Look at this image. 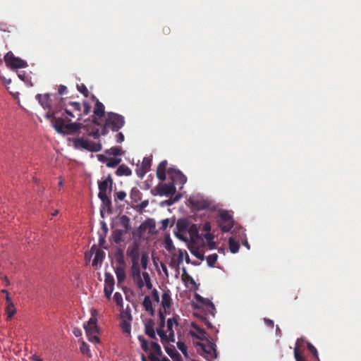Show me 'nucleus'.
Listing matches in <instances>:
<instances>
[{"label": "nucleus", "mask_w": 361, "mask_h": 361, "mask_svg": "<svg viewBox=\"0 0 361 361\" xmlns=\"http://www.w3.org/2000/svg\"><path fill=\"white\" fill-rule=\"evenodd\" d=\"M145 334L152 339L156 340L157 336L155 334V331L154 329V322L152 319H149L145 326Z\"/></svg>", "instance_id": "obj_24"}, {"label": "nucleus", "mask_w": 361, "mask_h": 361, "mask_svg": "<svg viewBox=\"0 0 361 361\" xmlns=\"http://www.w3.org/2000/svg\"><path fill=\"white\" fill-rule=\"evenodd\" d=\"M115 173L118 176H129L132 174V171L126 165L121 164L118 167Z\"/></svg>", "instance_id": "obj_27"}, {"label": "nucleus", "mask_w": 361, "mask_h": 361, "mask_svg": "<svg viewBox=\"0 0 361 361\" xmlns=\"http://www.w3.org/2000/svg\"><path fill=\"white\" fill-rule=\"evenodd\" d=\"M143 225L145 228L149 229V232H152L156 227L155 220L153 219H147L144 223Z\"/></svg>", "instance_id": "obj_40"}, {"label": "nucleus", "mask_w": 361, "mask_h": 361, "mask_svg": "<svg viewBox=\"0 0 361 361\" xmlns=\"http://www.w3.org/2000/svg\"><path fill=\"white\" fill-rule=\"evenodd\" d=\"M115 281L113 275L109 272L104 274V292L107 299H110L114 290Z\"/></svg>", "instance_id": "obj_13"}, {"label": "nucleus", "mask_w": 361, "mask_h": 361, "mask_svg": "<svg viewBox=\"0 0 361 361\" xmlns=\"http://www.w3.org/2000/svg\"><path fill=\"white\" fill-rule=\"evenodd\" d=\"M157 194L160 196H169L173 195L176 192L174 183H169L167 184L159 183L154 188Z\"/></svg>", "instance_id": "obj_11"}, {"label": "nucleus", "mask_w": 361, "mask_h": 361, "mask_svg": "<svg viewBox=\"0 0 361 361\" xmlns=\"http://www.w3.org/2000/svg\"><path fill=\"white\" fill-rule=\"evenodd\" d=\"M190 251L192 255L196 257L197 259L203 261L205 259L204 252L197 247H190Z\"/></svg>", "instance_id": "obj_33"}, {"label": "nucleus", "mask_w": 361, "mask_h": 361, "mask_svg": "<svg viewBox=\"0 0 361 361\" xmlns=\"http://www.w3.org/2000/svg\"><path fill=\"white\" fill-rule=\"evenodd\" d=\"M112 185L113 179L111 178V174H109L104 180L98 182V188L99 190L98 196H101V194L106 195L107 190L109 188V190H111Z\"/></svg>", "instance_id": "obj_16"}, {"label": "nucleus", "mask_w": 361, "mask_h": 361, "mask_svg": "<svg viewBox=\"0 0 361 361\" xmlns=\"http://www.w3.org/2000/svg\"><path fill=\"white\" fill-rule=\"evenodd\" d=\"M171 291L169 289L164 290L161 295V306L164 309L165 313H167L166 310L171 307Z\"/></svg>", "instance_id": "obj_19"}, {"label": "nucleus", "mask_w": 361, "mask_h": 361, "mask_svg": "<svg viewBox=\"0 0 361 361\" xmlns=\"http://www.w3.org/2000/svg\"><path fill=\"white\" fill-rule=\"evenodd\" d=\"M152 350L154 352L153 353L157 355H161V349L160 345L157 342H152L150 345Z\"/></svg>", "instance_id": "obj_46"}, {"label": "nucleus", "mask_w": 361, "mask_h": 361, "mask_svg": "<svg viewBox=\"0 0 361 361\" xmlns=\"http://www.w3.org/2000/svg\"><path fill=\"white\" fill-rule=\"evenodd\" d=\"M192 206L197 210H203L209 207L210 204L207 200H192Z\"/></svg>", "instance_id": "obj_26"}, {"label": "nucleus", "mask_w": 361, "mask_h": 361, "mask_svg": "<svg viewBox=\"0 0 361 361\" xmlns=\"http://www.w3.org/2000/svg\"><path fill=\"white\" fill-rule=\"evenodd\" d=\"M119 224L122 227L121 228L126 233H128L131 230L130 219L126 215H122L118 219Z\"/></svg>", "instance_id": "obj_22"}, {"label": "nucleus", "mask_w": 361, "mask_h": 361, "mask_svg": "<svg viewBox=\"0 0 361 361\" xmlns=\"http://www.w3.org/2000/svg\"><path fill=\"white\" fill-rule=\"evenodd\" d=\"M180 197V195H178L177 196H176L174 198H171L168 200H166V204L169 206H171L172 205L174 202H176V201H178L179 200V198Z\"/></svg>", "instance_id": "obj_63"}, {"label": "nucleus", "mask_w": 361, "mask_h": 361, "mask_svg": "<svg viewBox=\"0 0 361 361\" xmlns=\"http://www.w3.org/2000/svg\"><path fill=\"white\" fill-rule=\"evenodd\" d=\"M148 204H149L148 200H144V201L141 202V203L137 206L136 209L139 213H142V210L144 209H145L148 206Z\"/></svg>", "instance_id": "obj_54"}, {"label": "nucleus", "mask_w": 361, "mask_h": 361, "mask_svg": "<svg viewBox=\"0 0 361 361\" xmlns=\"http://www.w3.org/2000/svg\"><path fill=\"white\" fill-rule=\"evenodd\" d=\"M219 226L223 232L229 231L233 226V220L227 211H221L218 220Z\"/></svg>", "instance_id": "obj_7"}, {"label": "nucleus", "mask_w": 361, "mask_h": 361, "mask_svg": "<svg viewBox=\"0 0 361 361\" xmlns=\"http://www.w3.org/2000/svg\"><path fill=\"white\" fill-rule=\"evenodd\" d=\"M114 259L116 263V267H126V262L124 258V253L122 249L117 248L114 252Z\"/></svg>", "instance_id": "obj_21"}, {"label": "nucleus", "mask_w": 361, "mask_h": 361, "mask_svg": "<svg viewBox=\"0 0 361 361\" xmlns=\"http://www.w3.org/2000/svg\"><path fill=\"white\" fill-rule=\"evenodd\" d=\"M195 298L196 299V300L198 302L201 303L202 305H204L205 307L208 305V302H211L210 300H207L206 298H204L203 297H202L199 294H195Z\"/></svg>", "instance_id": "obj_51"}, {"label": "nucleus", "mask_w": 361, "mask_h": 361, "mask_svg": "<svg viewBox=\"0 0 361 361\" xmlns=\"http://www.w3.org/2000/svg\"><path fill=\"white\" fill-rule=\"evenodd\" d=\"M4 61L8 66L14 68H25L27 66V63L25 61L16 57L12 51H8L4 56Z\"/></svg>", "instance_id": "obj_8"}, {"label": "nucleus", "mask_w": 361, "mask_h": 361, "mask_svg": "<svg viewBox=\"0 0 361 361\" xmlns=\"http://www.w3.org/2000/svg\"><path fill=\"white\" fill-rule=\"evenodd\" d=\"M185 251H183L181 250H179L178 251V265H180L183 262V257H184ZM177 268H178V266H177Z\"/></svg>", "instance_id": "obj_59"}, {"label": "nucleus", "mask_w": 361, "mask_h": 361, "mask_svg": "<svg viewBox=\"0 0 361 361\" xmlns=\"http://www.w3.org/2000/svg\"><path fill=\"white\" fill-rule=\"evenodd\" d=\"M124 135L119 132L116 135V140L117 143H121L124 141Z\"/></svg>", "instance_id": "obj_61"}, {"label": "nucleus", "mask_w": 361, "mask_h": 361, "mask_svg": "<svg viewBox=\"0 0 361 361\" xmlns=\"http://www.w3.org/2000/svg\"><path fill=\"white\" fill-rule=\"evenodd\" d=\"M294 357L296 361H306L305 357L298 350H295L294 351Z\"/></svg>", "instance_id": "obj_58"}, {"label": "nucleus", "mask_w": 361, "mask_h": 361, "mask_svg": "<svg viewBox=\"0 0 361 361\" xmlns=\"http://www.w3.org/2000/svg\"><path fill=\"white\" fill-rule=\"evenodd\" d=\"M152 160L148 157H144L141 166L143 167V169H146L147 171H149L151 167Z\"/></svg>", "instance_id": "obj_49"}, {"label": "nucleus", "mask_w": 361, "mask_h": 361, "mask_svg": "<svg viewBox=\"0 0 361 361\" xmlns=\"http://www.w3.org/2000/svg\"><path fill=\"white\" fill-rule=\"evenodd\" d=\"M94 114L99 118L102 117L105 114L104 106L98 99H97V102L95 103V106L94 108Z\"/></svg>", "instance_id": "obj_31"}, {"label": "nucleus", "mask_w": 361, "mask_h": 361, "mask_svg": "<svg viewBox=\"0 0 361 361\" xmlns=\"http://www.w3.org/2000/svg\"><path fill=\"white\" fill-rule=\"evenodd\" d=\"M80 350L81 353H82L83 355H85L88 357H91L89 345L87 343H86L85 341L81 342Z\"/></svg>", "instance_id": "obj_43"}, {"label": "nucleus", "mask_w": 361, "mask_h": 361, "mask_svg": "<svg viewBox=\"0 0 361 361\" xmlns=\"http://www.w3.org/2000/svg\"><path fill=\"white\" fill-rule=\"evenodd\" d=\"M177 347L183 353V354L185 356L188 355L187 347H186V345H185V343L183 341H178L177 342Z\"/></svg>", "instance_id": "obj_52"}, {"label": "nucleus", "mask_w": 361, "mask_h": 361, "mask_svg": "<svg viewBox=\"0 0 361 361\" xmlns=\"http://www.w3.org/2000/svg\"><path fill=\"white\" fill-rule=\"evenodd\" d=\"M166 353L172 358L173 361H181V356L176 350V348L173 345L169 343L162 344Z\"/></svg>", "instance_id": "obj_18"}, {"label": "nucleus", "mask_w": 361, "mask_h": 361, "mask_svg": "<svg viewBox=\"0 0 361 361\" xmlns=\"http://www.w3.org/2000/svg\"><path fill=\"white\" fill-rule=\"evenodd\" d=\"M74 147L75 148H81L90 152H97L102 149V144L88 141L82 137L76 138L73 140Z\"/></svg>", "instance_id": "obj_6"}, {"label": "nucleus", "mask_w": 361, "mask_h": 361, "mask_svg": "<svg viewBox=\"0 0 361 361\" xmlns=\"http://www.w3.org/2000/svg\"><path fill=\"white\" fill-rule=\"evenodd\" d=\"M88 135L93 137L94 139H98L100 136V133L98 129H96L95 130H92L90 133H88Z\"/></svg>", "instance_id": "obj_62"}, {"label": "nucleus", "mask_w": 361, "mask_h": 361, "mask_svg": "<svg viewBox=\"0 0 361 361\" xmlns=\"http://www.w3.org/2000/svg\"><path fill=\"white\" fill-rule=\"evenodd\" d=\"M77 89L85 97H87L89 96V91L84 84L81 83L80 85H77Z\"/></svg>", "instance_id": "obj_48"}, {"label": "nucleus", "mask_w": 361, "mask_h": 361, "mask_svg": "<svg viewBox=\"0 0 361 361\" xmlns=\"http://www.w3.org/2000/svg\"><path fill=\"white\" fill-rule=\"evenodd\" d=\"M102 202V206L104 209H106L108 212H111V200L106 195H102L101 196H98Z\"/></svg>", "instance_id": "obj_32"}, {"label": "nucleus", "mask_w": 361, "mask_h": 361, "mask_svg": "<svg viewBox=\"0 0 361 361\" xmlns=\"http://www.w3.org/2000/svg\"><path fill=\"white\" fill-rule=\"evenodd\" d=\"M152 297L156 302H159V295L156 289H154L152 292Z\"/></svg>", "instance_id": "obj_64"}, {"label": "nucleus", "mask_w": 361, "mask_h": 361, "mask_svg": "<svg viewBox=\"0 0 361 361\" xmlns=\"http://www.w3.org/2000/svg\"><path fill=\"white\" fill-rule=\"evenodd\" d=\"M130 276L139 289L144 287V281L141 276L140 266L138 262H132L130 267Z\"/></svg>", "instance_id": "obj_9"}, {"label": "nucleus", "mask_w": 361, "mask_h": 361, "mask_svg": "<svg viewBox=\"0 0 361 361\" xmlns=\"http://www.w3.org/2000/svg\"><path fill=\"white\" fill-rule=\"evenodd\" d=\"M97 319L94 314L90 318L87 324H84V329L89 341L92 343H99V329L97 324Z\"/></svg>", "instance_id": "obj_4"}, {"label": "nucleus", "mask_w": 361, "mask_h": 361, "mask_svg": "<svg viewBox=\"0 0 361 361\" xmlns=\"http://www.w3.org/2000/svg\"><path fill=\"white\" fill-rule=\"evenodd\" d=\"M5 310L7 314V320H11L13 315L16 313V309L13 302L7 304Z\"/></svg>", "instance_id": "obj_35"}, {"label": "nucleus", "mask_w": 361, "mask_h": 361, "mask_svg": "<svg viewBox=\"0 0 361 361\" xmlns=\"http://www.w3.org/2000/svg\"><path fill=\"white\" fill-rule=\"evenodd\" d=\"M126 233L123 231L121 229H115L112 232V238L116 244H120L121 242L123 241V235Z\"/></svg>", "instance_id": "obj_28"}, {"label": "nucleus", "mask_w": 361, "mask_h": 361, "mask_svg": "<svg viewBox=\"0 0 361 361\" xmlns=\"http://www.w3.org/2000/svg\"><path fill=\"white\" fill-rule=\"evenodd\" d=\"M125 268L126 267H116L114 268V271L117 278V283L118 285L123 283L126 278Z\"/></svg>", "instance_id": "obj_25"}, {"label": "nucleus", "mask_w": 361, "mask_h": 361, "mask_svg": "<svg viewBox=\"0 0 361 361\" xmlns=\"http://www.w3.org/2000/svg\"><path fill=\"white\" fill-rule=\"evenodd\" d=\"M106 153L113 156H120L123 154V152L120 147H113L109 149H107Z\"/></svg>", "instance_id": "obj_39"}, {"label": "nucleus", "mask_w": 361, "mask_h": 361, "mask_svg": "<svg viewBox=\"0 0 361 361\" xmlns=\"http://www.w3.org/2000/svg\"><path fill=\"white\" fill-rule=\"evenodd\" d=\"M197 345H199L202 351L206 353L207 358L209 359H214L216 358L217 353H216V345L208 341V343L207 344H204L202 343H197Z\"/></svg>", "instance_id": "obj_14"}, {"label": "nucleus", "mask_w": 361, "mask_h": 361, "mask_svg": "<svg viewBox=\"0 0 361 361\" xmlns=\"http://www.w3.org/2000/svg\"><path fill=\"white\" fill-rule=\"evenodd\" d=\"M207 314H210L212 317L215 316L216 309L212 302H208V305L205 307Z\"/></svg>", "instance_id": "obj_44"}, {"label": "nucleus", "mask_w": 361, "mask_h": 361, "mask_svg": "<svg viewBox=\"0 0 361 361\" xmlns=\"http://www.w3.org/2000/svg\"><path fill=\"white\" fill-rule=\"evenodd\" d=\"M60 97H59L58 94H38L36 95L35 98L40 105L43 109L47 110V112L45 114L46 118L47 116L49 115V113L51 114L55 111L54 109L56 104V99H60Z\"/></svg>", "instance_id": "obj_3"}, {"label": "nucleus", "mask_w": 361, "mask_h": 361, "mask_svg": "<svg viewBox=\"0 0 361 361\" xmlns=\"http://www.w3.org/2000/svg\"><path fill=\"white\" fill-rule=\"evenodd\" d=\"M55 110L57 111V116H64L68 121H71L73 118L77 121H81L82 118V106L80 102H66L63 97L56 99Z\"/></svg>", "instance_id": "obj_1"}, {"label": "nucleus", "mask_w": 361, "mask_h": 361, "mask_svg": "<svg viewBox=\"0 0 361 361\" xmlns=\"http://www.w3.org/2000/svg\"><path fill=\"white\" fill-rule=\"evenodd\" d=\"M105 257V253L102 250H97L95 252L92 265L96 267L99 263L102 264Z\"/></svg>", "instance_id": "obj_29"}, {"label": "nucleus", "mask_w": 361, "mask_h": 361, "mask_svg": "<svg viewBox=\"0 0 361 361\" xmlns=\"http://www.w3.org/2000/svg\"><path fill=\"white\" fill-rule=\"evenodd\" d=\"M126 197V193L124 191H118L115 192L114 193V200L117 202L118 200L123 201Z\"/></svg>", "instance_id": "obj_50"}, {"label": "nucleus", "mask_w": 361, "mask_h": 361, "mask_svg": "<svg viewBox=\"0 0 361 361\" xmlns=\"http://www.w3.org/2000/svg\"><path fill=\"white\" fill-rule=\"evenodd\" d=\"M307 343H309L308 341H307L306 340H305L304 338H298L297 341H296V343H295V348L294 349V351L295 350H299V352L301 353V350L304 349L305 347H307Z\"/></svg>", "instance_id": "obj_38"}, {"label": "nucleus", "mask_w": 361, "mask_h": 361, "mask_svg": "<svg viewBox=\"0 0 361 361\" xmlns=\"http://www.w3.org/2000/svg\"><path fill=\"white\" fill-rule=\"evenodd\" d=\"M130 197L133 202L137 203L142 198V193L138 188L134 187L131 189Z\"/></svg>", "instance_id": "obj_34"}, {"label": "nucleus", "mask_w": 361, "mask_h": 361, "mask_svg": "<svg viewBox=\"0 0 361 361\" xmlns=\"http://www.w3.org/2000/svg\"><path fill=\"white\" fill-rule=\"evenodd\" d=\"M105 121L106 126L116 132L121 129L126 123L124 117L114 112H108Z\"/></svg>", "instance_id": "obj_5"}, {"label": "nucleus", "mask_w": 361, "mask_h": 361, "mask_svg": "<svg viewBox=\"0 0 361 361\" xmlns=\"http://www.w3.org/2000/svg\"><path fill=\"white\" fill-rule=\"evenodd\" d=\"M164 311L163 312L161 310L159 311V327L157 328V333L161 338V342L166 341V332L164 331V328L165 326V316Z\"/></svg>", "instance_id": "obj_17"}, {"label": "nucleus", "mask_w": 361, "mask_h": 361, "mask_svg": "<svg viewBox=\"0 0 361 361\" xmlns=\"http://www.w3.org/2000/svg\"><path fill=\"white\" fill-rule=\"evenodd\" d=\"M91 110V106L87 102L83 103V111L82 112V116L83 115H87L90 114Z\"/></svg>", "instance_id": "obj_56"}, {"label": "nucleus", "mask_w": 361, "mask_h": 361, "mask_svg": "<svg viewBox=\"0 0 361 361\" xmlns=\"http://www.w3.org/2000/svg\"><path fill=\"white\" fill-rule=\"evenodd\" d=\"M140 342H141V348L145 352L148 353L149 350V343L147 340L145 338H142L141 337L139 338Z\"/></svg>", "instance_id": "obj_53"}, {"label": "nucleus", "mask_w": 361, "mask_h": 361, "mask_svg": "<svg viewBox=\"0 0 361 361\" xmlns=\"http://www.w3.org/2000/svg\"><path fill=\"white\" fill-rule=\"evenodd\" d=\"M120 326L123 332L127 334L130 333L131 326L128 322H127L126 320H122Z\"/></svg>", "instance_id": "obj_45"}, {"label": "nucleus", "mask_w": 361, "mask_h": 361, "mask_svg": "<svg viewBox=\"0 0 361 361\" xmlns=\"http://www.w3.org/2000/svg\"><path fill=\"white\" fill-rule=\"evenodd\" d=\"M121 161L120 158H109L106 163V166L109 168H114L118 165Z\"/></svg>", "instance_id": "obj_42"}, {"label": "nucleus", "mask_w": 361, "mask_h": 361, "mask_svg": "<svg viewBox=\"0 0 361 361\" xmlns=\"http://www.w3.org/2000/svg\"><path fill=\"white\" fill-rule=\"evenodd\" d=\"M147 172L148 171L143 169V167H142L141 166H139L136 170V174L140 178H142Z\"/></svg>", "instance_id": "obj_55"}, {"label": "nucleus", "mask_w": 361, "mask_h": 361, "mask_svg": "<svg viewBox=\"0 0 361 361\" xmlns=\"http://www.w3.org/2000/svg\"><path fill=\"white\" fill-rule=\"evenodd\" d=\"M228 245L230 251L232 253H236L238 252L240 248L239 243L235 241L232 237L228 239Z\"/></svg>", "instance_id": "obj_36"}, {"label": "nucleus", "mask_w": 361, "mask_h": 361, "mask_svg": "<svg viewBox=\"0 0 361 361\" xmlns=\"http://www.w3.org/2000/svg\"><path fill=\"white\" fill-rule=\"evenodd\" d=\"M307 348L312 355V361H319L317 350L311 343H307Z\"/></svg>", "instance_id": "obj_37"}, {"label": "nucleus", "mask_w": 361, "mask_h": 361, "mask_svg": "<svg viewBox=\"0 0 361 361\" xmlns=\"http://www.w3.org/2000/svg\"><path fill=\"white\" fill-rule=\"evenodd\" d=\"M67 92H68V90H67L66 86L61 85L59 87V90H58L59 95L58 96L59 97V95L66 94L67 93Z\"/></svg>", "instance_id": "obj_60"}, {"label": "nucleus", "mask_w": 361, "mask_h": 361, "mask_svg": "<svg viewBox=\"0 0 361 361\" xmlns=\"http://www.w3.org/2000/svg\"><path fill=\"white\" fill-rule=\"evenodd\" d=\"M47 118L49 120L53 127L59 133H75L81 128V124L77 122L66 123L65 119L61 116H57V111L49 113L47 116Z\"/></svg>", "instance_id": "obj_2"}, {"label": "nucleus", "mask_w": 361, "mask_h": 361, "mask_svg": "<svg viewBox=\"0 0 361 361\" xmlns=\"http://www.w3.org/2000/svg\"><path fill=\"white\" fill-rule=\"evenodd\" d=\"M178 316L176 315L173 317L172 318H169L167 320V332L169 334H166V341L161 342L162 344H166L170 343H174L175 342V334L174 331L173 329V326L175 324L176 326L178 325Z\"/></svg>", "instance_id": "obj_10"}, {"label": "nucleus", "mask_w": 361, "mask_h": 361, "mask_svg": "<svg viewBox=\"0 0 361 361\" xmlns=\"http://www.w3.org/2000/svg\"><path fill=\"white\" fill-rule=\"evenodd\" d=\"M114 299L117 305H121L123 302V298L120 293L116 292L114 295Z\"/></svg>", "instance_id": "obj_57"}, {"label": "nucleus", "mask_w": 361, "mask_h": 361, "mask_svg": "<svg viewBox=\"0 0 361 361\" xmlns=\"http://www.w3.org/2000/svg\"><path fill=\"white\" fill-rule=\"evenodd\" d=\"M191 326L198 333V334H197L194 331H190V335L192 337H195L202 341L207 339V336H206L207 334H206V331L203 329L200 328L197 324H196L195 323H192Z\"/></svg>", "instance_id": "obj_23"}, {"label": "nucleus", "mask_w": 361, "mask_h": 361, "mask_svg": "<svg viewBox=\"0 0 361 361\" xmlns=\"http://www.w3.org/2000/svg\"><path fill=\"white\" fill-rule=\"evenodd\" d=\"M167 172L172 180L171 183L176 184L184 185L187 181L186 176L178 169L169 168Z\"/></svg>", "instance_id": "obj_12"}, {"label": "nucleus", "mask_w": 361, "mask_h": 361, "mask_svg": "<svg viewBox=\"0 0 361 361\" xmlns=\"http://www.w3.org/2000/svg\"><path fill=\"white\" fill-rule=\"evenodd\" d=\"M207 265L209 267H214L217 259H218V255L216 254V253H214V254H212V255H209L207 258Z\"/></svg>", "instance_id": "obj_41"}, {"label": "nucleus", "mask_w": 361, "mask_h": 361, "mask_svg": "<svg viewBox=\"0 0 361 361\" xmlns=\"http://www.w3.org/2000/svg\"><path fill=\"white\" fill-rule=\"evenodd\" d=\"M142 305L147 312H149L152 316H154L155 311L152 307V303L149 296H145L142 302Z\"/></svg>", "instance_id": "obj_30"}, {"label": "nucleus", "mask_w": 361, "mask_h": 361, "mask_svg": "<svg viewBox=\"0 0 361 361\" xmlns=\"http://www.w3.org/2000/svg\"><path fill=\"white\" fill-rule=\"evenodd\" d=\"M127 256L132 262H138L140 259V243L135 240L133 245H129L126 250Z\"/></svg>", "instance_id": "obj_15"}, {"label": "nucleus", "mask_w": 361, "mask_h": 361, "mask_svg": "<svg viewBox=\"0 0 361 361\" xmlns=\"http://www.w3.org/2000/svg\"><path fill=\"white\" fill-rule=\"evenodd\" d=\"M168 162L166 160L161 161L157 169V178L161 181H164L166 178V171L167 168Z\"/></svg>", "instance_id": "obj_20"}, {"label": "nucleus", "mask_w": 361, "mask_h": 361, "mask_svg": "<svg viewBox=\"0 0 361 361\" xmlns=\"http://www.w3.org/2000/svg\"><path fill=\"white\" fill-rule=\"evenodd\" d=\"M148 255L145 252H143L141 255L140 258V264L142 269H146L148 264Z\"/></svg>", "instance_id": "obj_47"}]
</instances>
